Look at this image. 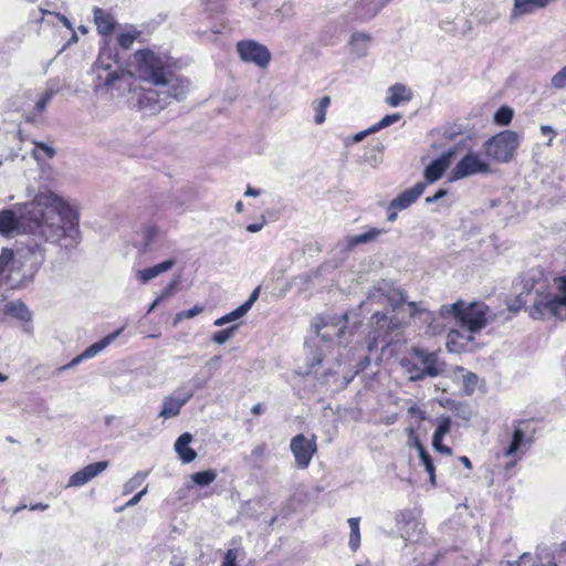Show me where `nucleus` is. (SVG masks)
I'll use <instances>...</instances> for the list:
<instances>
[{
  "instance_id": "1",
  "label": "nucleus",
  "mask_w": 566,
  "mask_h": 566,
  "mask_svg": "<svg viewBox=\"0 0 566 566\" xmlns=\"http://www.w3.org/2000/svg\"><path fill=\"white\" fill-rule=\"evenodd\" d=\"M20 230L65 249L76 247L81 239L77 210L50 190L36 193L19 217L12 210L0 211V234Z\"/></svg>"
},
{
  "instance_id": "2",
  "label": "nucleus",
  "mask_w": 566,
  "mask_h": 566,
  "mask_svg": "<svg viewBox=\"0 0 566 566\" xmlns=\"http://www.w3.org/2000/svg\"><path fill=\"white\" fill-rule=\"evenodd\" d=\"M512 429L510 442L503 447L501 452L495 454L497 460L501 458L507 459L505 463L495 467L504 480H510L515 475L518 462L535 441L536 434L533 419L514 420Z\"/></svg>"
},
{
  "instance_id": "3",
  "label": "nucleus",
  "mask_w": 566,
  "mask_h": 566,
  "mask_svg": "<svg viewBox=\"0 0 566 566\" xmlns=\"http://www.w3.org/2000/svg\"><path fill=\"white\" fill-rule=\"evenodd\" d=\"M190 87L191 83L188 78L169 72L163 78V83L155 87L140 88L137 93L138 105L142 109L150 113L158 112L169 105L172 99L186 98Z\"/></svg>"
},
{
  "instance_id": "4",
  "label": "nucleus",
  "mask_w": 566,
  "mask_h": 566,
  "mask_svg": "<svg viewBox=\"0 0 566 566\" xmlns=\"http://www.w3.org/2000/svg\"><path fill=\"white\" fill-rule=\"evenodd\" d=\"M489 314V305L480 301L467 303L460 300L453 304L442 305L440 308L442 317H453L470 333H479L488 324Z\"/></svg>"
},
{
  "instance_id": "5",
  "label": "nucleus",
  "mask_w": 566,
  "mask_h": 566,
  "mask_svg": "<svg viewBox=\"0 0 566 566\" xmlns=\"http://www.w3.org/2000/svg\"><path fill=\"white\" fill-rule=\"evenodd\" d=\"M136 75L155 87L170 72V57L153 50H138L134 54Z\"/></svg>"
},
{
  "instance_id": "6",
  "label": "nucleus",
  "mask_w": 566,
  "mask_h": 566,
  "mask_svg": "<svg viewBox=\"0 0 566 566\" xmlns=\"http://www.w3.org/2000/svg\"><path fill=\"white\" fill-rule=\"evenodd\" d=\"M521 136L513 130H503L488 139L483 148L490 159L497 163H507L520 146Z\"/></svg>"
},
{
  "instance_id": "7",
  "label": "nucleus",
  "mask_w": 566,
  "mask_h": 566,
  "mask_svg": "<svg viewBox=\"0 0 566 566\" xmlns=\"http://www.w3.org/2000/svg\"><path fill=\"white\" fill-rule=\"evenodd\" d=\"M493 174L490 157L483 150H470L455 165L452 177Z\"/></svg>"
},
{
  "instance_id": "8",
  "label": "nucleus",
  "mask_w": 566,
  "mask_h": 566,
  "mask_svg": "<svg viewBox=\"0 0 566 566\" xmlns=\"http://www.w3.org/2000/svg\"><path fill=\"white\" fill-rule=\"evenodd\" d=\"M565 307L556 294L537 291L536 298L533 305L527 307V312L533 319H545L546 317L564 319Z\"/></svg>"
},
{
  "instance_id": "9",
  "label": "nucleus",
  "mask_w": 566,
  "mask_h": 566,
  "mask_svg": "<svg viewBox=\"0 0 566 566\" xmlns=\"http://www.w3.org/2000/svg\"><path fill=\"white\" fill-rule=\"evenodd\" d=\"M94 72L98 83L104 86H111L119 78L120 71L117 65V54L113 49L108 46L101 49L94 64Z\"/></svg>"
},
{
  "instance_id": "10",
  "label": "nucleus",
  "mask_w": 566,
  "mask_h": 566,
  "mask_svg": "<svg viewBox=\"0 0 566 566\" xmlns=\"http://www.w3.org/2000/svg\"><path fill=\"white\" fill-rule=\"evenodd\" d=\"M371 323L374 325L371 332V340L369 343V350L381 344L384 347L391 344L392 332L401 328V323L388 317L386 314L376 312L371 316Z\"/></svg>"
},
{
  "instance_id": "11",
  "label": "nucleus",
  "mask_w": 566,
  "mask_h": 566,
  "mask_svg": "<svg viewBox=\"0 0 566 566\" xmlns=\"http://www.w3.org/2000/svg\"><path fill=\"white\" fill-rule=\"evenodd\" d=\"M290 449L294 455L296 467L305 470L317 452L316 436L313 434L307 438L305 434L298 433L291 439Z\"/></svg>"
},
{
  "instance_id": "12",
  "label": "nucleus",
  "mask_w": 566,
  "mask_h": 566,
  "mask_svg": "<svg viewBox=\"0 0 566 566\" xmlns=\"http://www.w3.org/2000/svg\"><path fill=\"white\" fill-rule=\"evenodd\" d=\"M437 180L438 179H426V181H419L413 187L399 193L398 197L391 200L387 207L388 221H395L397 218V210H402L411 206L422 195L427 185Z\"/></svg>"
},
{
  "instance_id": "13",
  "label": "nucleus",
  "mask_w": 566,
  "mask_h": 566,
  "mask_svg": "<svg viewBox=\"0 0 566 566\" xmlns=\"http://www.w3.org/2000/svg\"><path fill=\"white\" fill-rule=\"evenodd\" d=\"M237 50L240 55V57L244 62L254 63L255 65L260 67H264L270 63L271 60V53L266 49V46L252 41V40H245L240 41L237 44Z\"/></svg>"
},
{
  "instance_id": "14",
  "label": "nucleus",
  "mask_w": 566,
  "mask_h": 566,
  "mask_svg": "<svg viewBox=\"0 0 566 566\" xmlns=\"http://www.w3.org/2000/svg\"><path fill=\"white\" fill-rule=\"evenodd\" d=\"M108 467L107 461H98L85 465L70 476L69 486H82L102 473Z\"/></svg>"
},
{
  "instance_id": "15",
  "label": "nucleus",
  "mask_w": 566,
  "mask_h": 566,
  "mask_svg": "<svg viewBox=\"0 0 566 566\" xmlns=\"http://www.w3.org/2000/svg\"><path fill=\"white\" fill-rule=\"evenodd\" d=\"M455 155V148L451 147L444 150L438 158L433 159L426 166L424 176L427 178L442 177L444 171L450 167L453 157Z\"/></svg>"
},
{
  "instance_id": "16",
  "label": "nucleus",
  "mask_w": 566,
  "mask_h": 566,
  "mask_svg": "<svg viewBox=\"0 0 566 566\" xmlns=\"http://www.w3.org/2000/svg\"><path fill=\"white\" fill-rule=\"evenodd\" d=\"M452 420L449 416L439 419V423L434 430L432 437L433 448L446 455L452 454V449L449 446L443 444V438L451 431Z\"/></svg>"
},
{
  "instance_id": "17",
  "label": "nucleus",
  "mask_w": 566,
  "mask_h": 566,
  "mask_svg": "<svg viewBox=\"0 0 566 566\" xmlns=\"http://www.w3.org/2000/svg\"><path fill=\"white\" fill-rule=\"evenodd\" d=\"M408 434H409L410 438L413 439V446L417 448V450L419 452L420 461H421L422 465L424 467V470L429 474V480H430L431 485L436 486L437 485V482H436V467L433 464L432 458L430 457V454L428 453L426 448L420 442L418 436L416 434V429L415 428H409L408 429Z\"/></svg>"
},
{
  "instance_id": "18",
  "label": "nucleus",
  "mask_w": 566,
  "mask_h": 566,
  "mask_svg": "<svg viewBox=\"0 0 566 566\" xmlns=\"http://www.w3.org/2000/svg\"><path fill=\"white\" fill-rule=\"evenodd\" d=\"M259 293H260V287H256L252 293L251 295L249 296V298L243 303L241 304L239 307H237L235 310H233L232 312L217 318L214 321V325L216 326H222L224 324H228L232 321H235L242 316H244L249 310L252 307V305L254 304V302L258 300L259 297Z\"/></svg>"
},
{
  "instance_id": "19",
  "label": "nucleus",
  "mask_w": 566,
  "mask_h": 566,
  "mask_svg": "<svg viewBox=\"0 0 566 566\" xmlns=\"http://www.w3.org/2000/svg\"><path fill=\"white\" fill-rule=\"evenodd\" d=\"M120 332H122V329H118L114 333L106 335L101 340L92 344L81 355L73 358L69 366H75L83 359L94 357L101 350H103L106 346H108L120 334Z\"/></svg>"
},
{
  "instance_id": "20",
  "label": "nucleus",
  "mask_w": 566,
  "mask_h": 566,
  "mask_svg": "<svg viewBox=\"0 0 566 566\" xmlns=\"http://www.w3.org/2000/svg\"><path fill=\"white\" fill-rule=\"evenodd\" d=\"M411 98L412 92L405 84L396 83L387 90L386 103L391 107H397Z\"/></svg>"
},
{
  "instance_id": "21",
  "label": "nucleus",
  "mask_w": 566,
  "mask_h": 566,
  "mask_svg": "<svg viewBox=\"0 0 566 566\" xmlns=\"http://www.w3.org/2000/svg\"><path fill=\"white\" fill-rule=\"evenodd\" d=\"M551 0H514L512 17L518 18L532 14L537 9H544L549 4Z\"/></svg>"
},
{
  "instance_id": "22",
  "label": "nucleus",
  "mask_w": 566,
  "mask_h": 566,
  "mask_svg": "<svg viewBox=\"0 0 566 566\" xmlns=\"http://www.w3.org/2000/svg\"><path fill=\"white\" fill-rule=\"evenodd\" d=\"M192 436L185 432L175 442V450L184 463H190L197 458V452L189 447Z\"/></svg>"
},
{
  "instance_id": "23",
  "label": "nucleus",
  "mask_w": 566,
  "mask_h": 566,
  "mask_svg": "<svg viewBox=\"0 0 566 566\" xmlns=\"http://www.w3.org/2000/svg\"><path fill=\"white\" fill-rule=\"evenodd\" d=\"M471 342L472 337L465 336L457 329H451L447 336V347L448 350L452 353L460 354L467 352Z\"/></svg>"
},
{
  "instance_id": "24",
  "label": "nucleus",
  "mask_w": 566,
  "mask_h": 566,
  "mask_svg": "<svg viewBox=\"0 0 566 566\" xmlns=\"http://www.w3.org/2000/svg\"><path fill=\"white\" fill-rule=\"evenodd\" d=\"M370 41L371 36L367 33H354L348 42L352 54L358 59L365 57L368 54Z\"/></svg>"
},
{
  "instance_id": "25",
  "label": "nucleus",
  "mask_w": 566,
  "mask_h": 566,
  "mask_svg": "<svg viewBox=\"0 0 566 566\" xmlns=\"http://www.w3.org/2000/svg\"><path fill=\"white\" fill-rule=\"evenodd\" d=\"M94 21L97 31L103 35L111 34L115 28L114 17L99 8L94 9Z\"/></svg>"
},
{
  "instance_id": "26",
  "label": "nucleus",
  "mask_w": 566,
  "mask_h": 566,
  "mask_svg": "<svg viewBox=\"0 0 566 566\" xmlns=\"http://www.w3.org/2000/svg\"><path fill=\"white\" fill-rule=\"evenodd\" d=\"M174 265H175V261L174 260H166V261H164L161 263H158V264H156L154 266H150V268H147V269L138 271L137 279L142 283H147L148 281H150L151 279L158 276L159 274H161L164 272H167Z\"/></svg>"
},
{
  "instance_id": "27",
  "label": "nucleus",
  "mask_w": 566,
  "mask_h": 566,
  "mask_svg": "<svg viewBox=\"0 0 566 566\" xmlns=\"http://www.w3.org/2000/svg\"><path fill=\"white\" fill-rule=\"evenodd\" d=\"M384 229L370 228L367 232L348 237L346 240V247L348 250H353L355 247L359 244L369 243L375 241L380 234L385 233Z\"/></svg>"
},
{
  "instance_id": "28",
  "label": "nucleus",
  "mask_w": 566,
  "mask_h": 566,
  "mask_svg": "<svg viewBox=\"0 0 566 566\" xmlns=\"http://www.w3.org/2000/svg\"><path fill=\"white\" fill-rule=\"evenodd\" d=\"M4 313L22 322H30L32 314L21 301L9 302L4 305Z\"/></svg>"
},
{
  "instance_id": "29",
  "label": "nucleus",
  "mask_w": 566,
  "mask_h": 566,
  "mask_svg": "<svg viewBox=\"0 0 566 566\" xmlns=\"http://www.w3.org/2000/svg\"><path fill=\"white\" fill-rule=\"evenodd\" d=\"M186 402L187 399H177L172 396L166 397L159 416L165 419L174 418L179 415Z\"/></svg>"
},
{
  "instance_id": "30",
  "label": "nucleus",
  "mask_w": 566,
  "mask_h": 566,
  "mask_svg": "<svg viewBox=\"0 0 566 566\" xmlns=\"http://www.w3.org/2000/svg\"><path fill=\"white\" fill-rule=\"evenodd\" d=\"M60 87L56 83H49L43 92H41L35 101V111L36 113H42L52 101V98L57 94Z\"/></svg>"
},
{
  "instance_id": "31",
  "label": "nucleus",
  "mask_w": 566,
  "mask_h": 566,
  "mask_svg": "<svg viewBox=\"0 0 566 566\" xmlns=\"http://www.w3.org/2000/svg\"><path fill=\"white\" fill-rule=\"evenodd\" d=\"M331 105V97L329 96H323L318 99H315L312 103V107L314 109V122L317 125H322L325 122L326 118V112L327 108Z\"/></svg>"
},
{
  "instance_id": "32",
  "label": "nucleus",
  "mask_w": 566,
  "mask_h": 566,
  "mask_svg": "<svg viewBox=\"0 0 566 566\" xmlns=\"http://www.w3.org/2000/svg\"><path fill=\"white\" fill-rule=\"evenodd\" d=\"M142 32L138 31L136 28L129 27L127 30L118 33L117 40L118 44L123 49H129L133 43L140 36Z\"/></svg>"
},
{
  "instance_id": "33",
  "label": "nucleus",
  "mask_w": 566,
  "mask_h": 566,
  "mask_svg": "<svg viewBox=\"0 0 566 566\" xmlns=\"http://www.w3.org/2000/svg\"><path fill=\"white\" fill-rule=\"evenodd\" d=\"M217 479V472L213 469L195 472L191 475V480L199 486H206L211 484Z\"/></svg>"
},
{
  "instance_id": "34",
  "label": "nucleus",
  "mask_w": 566,
  "mask_h": 566,
  "mask_svg": "<svg viewBox=\"0 0 566 566\" xmlns=\"http://www.w3.org/2000/svg\"><path fill=\"white\" fill-rule=\"evenodd\" d=\"M33 156L36 160L52 158L55 155L54 148L50 144L34 143Z\"/></svg>"
},
{
  "instance_id": "35",
  "label": "nucleus",
  "mask_w": 566,
  "mask_h": 566,
  "mask_svg": "<svg viewBox=\"0 0 566 566\" xmlns=\"http://www.w3.org/2000/svg\"><path fill=\"white\" fill-rule=\"evenodd\" d=\"M513 115V108L509 106H501L494 114V123L501 126H506L512 122Z\"/></svg>"
},
{
  "instance_id": "36",
  "label": "nucleus",
  "mask_w": 566,
  "mask_h": 566,
  "mask_svg": "<svg viewBox=\"0 0 566 566\" xmlns=\"http://www.w3.org/2000/svg\"><path fill=\"white\" fill-rule=\"evenodd\" d=\"M400 118H401V115L399 113L386 115L377 124L371 126L368 129V132L369 133H376V132H378V130H380L382 128H386V127L397 123L398 120H400Z\"/></svg>"
},
{
  "instance_id": "37",
  "label": "nucleus",
  "mask_w": 566,
  "mask_h": 566,
  "mask_svg": "<svg viewBox=\"0 0 566 566\" xmlns=\"http://www.w3.org/2000/svg\"><path fill=\"white\" fill-rule=\"evenodd\" d=\"M530 294V291L522 292L516 295L513 300L507 301V310L512 313H517L526 305V297Z\"/></svg>"
},
{
  "instance_id": "38",
  "label": "nucleus",
  "mask_w": 566,
  "mask_h": 566,
  "mask_svg": "<svg viewBox=\"0 0 566 566\" xmlns=\"http://www.w3.org/2000/svg\"><path fill=\"white\" fill-rule=\"evenodd\" d=\"M179 284V281L177 279L172 280L167 284L160 292V295L153 302L150 310H153L156 305H158L161 301L170 297L175 291L177 290V286Z\"/></svg>"
},
{
  "instance_id": "39",
  "label": "nucleus",
  "mask_w": 566,
  "mask_h": 566,
  "mask_svg": "<svg viewBox=\"0 0 566 566\" xmlns=\"http://www.w3.org/2000/svg\"><path fill=\"white\" fill-rule=\"evenodd\" d=\"M203 310L205 308L202 305L196 304L193 307H191L189 310L180 311L179 313L176 314L175 324L178 322H181L184 319L192 318V317L201 314L203 312Z\"/></svg>"
},
{
  "instance_id": "40",
  "label": "nucleus",
  "mask_w": 566,
  "mask_h": 566,
  "mask_svg": "<svg viewBox=\"0 0 566 566\" xmlns=\"http://www.w3.org/2000/svg\"><path fill=\"white\" fill-rule=\"evenodd\" d=\"M554 285L557 290L556 296L566 306V274L554 277Z\"/></svg>"
},
{
  "instance_id": "41",
  "label": "nucleus",
  "mask_w": 566,
  "mask_h": 566,
  "mask_svg": "<svg viewBox=\"0 0 566 566\" xmlns=\"http://www.w3.org/2000/svg\"><path fill=\"white\" fill-rule=\"evenodd\" d=\"M13 251L11 249L4 248L0 253V275L7 271L8 266L13 262Z\"/></svg>"
},
{
  "instance_id": "42",
  "label": "nucleus",
  "mask_w": 566,
  "mask_h": 566,
  "mask_svg": "<svg viewBox=\"0 0 566 566\" xmlns=\"http://www.w3.org/2000/svg\"><path fill=\"white\" fill-rule=\"evenodd\" d=\"M551 86L556 90H562L566 86V65L553 75Z\"/></svg>"
},
{
  "instance_id": "43",
  "label": "nucleus",
  "mask_w": 566,
  "mask_h": 566,
  "mask_svg": "<svg viewBox=\"0 0 566 566\" xmlns=\"http://www.w3.org/2000/svg\"><path fill=\"white\" fill-rule=\"evenodd\" d=\"M237 326H232L226 329H221L218 332H214L212 335V340L217 344H224L233 334Z\"/></svg>"
},
{
  "instance_id": "44",
  "label": "nucleus",
  "mask_w": 566,
  "mask_h": 566,
  "mask_svg": "<svg viewBox=\"0 0 566 566\" xmlns=\"http://www.w3.org/2000/svg\"><path fill=\"white\" fill-rule=\"evenodd\" d=\"M266 450H268V446H266V443H265V442H262V443H260V444L255 446V447L252 449V451H251V455H250V457H251V459H252L253 461H261V460L264 458V455H265V453H266Z\"/></svg>"
},
{
  "instance_id": "45",
  "label": "nucleus",
  "mask_w": 566,
  "mask_h": 566,
  "mask_svg": "<svg viewBox=\"0 0 566 566\" xmlns=\"http://www.w3.org/2000/svg\"><path fill=\"white\" fill-rule=\"evenodd\" d=\"M41 13H42L41 21H44L45 17H52L54 19L60 20L67 29L72 30V24L66 17H64L62 14H55L49 10H43V9H41Z\"/></svg>"
},
{
  "instance_id": "46",
  "label": "nucleus",
  "mask_w": 566,
  "mask_h": 566,
  "mask_svg": "<svg viewBox=\"0 0 566 566\" xmlns=\"http://www.w3.org/2000/svg\"><path fill=\"white\" fill-rule=\"evenodd\" d=\"M408 413L410 417L416 418L418 421H422L426 419V411L418 407L416 403H412L408 408Z\"/></svg>"
},
{
  "instance_id": "47",
  "label": "nucleus",
  "mask_w": 566,
  "mask_h": 566,
  "mask_svg": "<svg viewBox=\"0 0 566 566\" xmlns=\"http://www.w3.org/2000/svg\"><path fill=\"white\" fill-rule=\"evenodd\" d=\"M207 10L219 12L222 11L226 6V0H205Z\"/></svg>"
},
{
  "instance_id": "48",
  "label": "nucleus",
  "mask_w": 566,
  "mask_h": 566,
  "mask_svg": "<svg viewBox=\"0 0 566 566\" xmlns=\"http://www.w3.org/2000/svg\"><path fill=\"white\" fill-rule=\"evenodd\" d=\"M292 4L291 3H283L276 11L275 15L279 17V19L282 21L292 14Z\"/></svg>"
},
{
  "instance_id": "49",
  "label": "nucleus",
  "mask_w": 566,
  "mask_h": 566,
  "mask_svg": "<svg viewBox=\"0 0 566 566\" xmlns=\"http://www.w3.org/2000/svg\"><path fill=\"white\" fill-rule=\"evenodd\" d=\"M348 545L353 552H356L360 545V532L349 533Z\"/></svg>"
},
{
  "instance_id": "50",
  "label": "nucleus",
  "mask_w": 566,
  "mask_h": 566,
  "mask_svg": "<svg viewBox=\"0 0 566 566\" xmlns=\"http://www.w3.org/2000/svg\"><path fill=\"white\" fill-rule=\"evenodd\" d=\"M237 553L234 549H229L223 558L221 566H235Z\"/></svg>"
},
{
  "instance_id": "51",
  "label": "nucleus",
  "mask_w": 566,
  "mask_h": 566,
  "mask_svg": "<svg viewBox=\"0 0 566 566\" xmlns=\"http://www.w3.org/2000/svg\"><path fill=\"white\" fill-rule=\"evenodd\" d=\"M446 195H447L446 189H439L433 196L427 197L426 202L427 203L434 202V201L439 200L440 198L444 197Z\"/></svg>"
},
{
  "instance_id": "52",
  "label": "nucleus",
  "mask_w": 566,
  "mask_h": 566,
  "mask_svg": "<svg viewBox=\"0 0 566 566\" xmlns=\"http://www.w3.org/2000/svg\"><path fill=\"white\" fill-rule=\"evenodd\" d=\"M359 517H350L348 518V525L350 528V533L360 532L359 530Z\"/></svg>"
},
{
  "instance_id": "53",
  "label": "nucleus",
  "mask_w": 566,
  "mask_h": 566,
  "mask_svg": "<svg viewBox=\"0 0 566 566\" xmlns=\"http://www.w3.org/2000/svg\"><path fill=\"white\" fill-rule=\"evenodd\" d=\"M327 325H328V323L326 322V319L324 317H317L316 322L314 324L316 333L319 334L321 329H323Z\"/></svg>"
},
{
  "instance_id": "54",
  "label": "nucleus",
  "mask_w": 566,
  "mask_h": 566,
  "mask_svg": "<svg viewBox=\"0 0 566 566\" xmlns=\"http://www.w3.org/2000/svg\"><path fill=\"white\" fill-rule=\"evenodd\" d=\"M541 132L543 135H549V142H548V145L551 144L553 137L555 136V132L553 130V128L551 126H547V125H543L541 127Z\"/></svg>"
},
{
  "instance_id": "55",
  "label": "nucleus",
  "mask_w": 566,
  "mask_h": 566,
  "mask_svg": "<svg viewBox=\"0 0 566 566\" xmlns=\"http://www.w3.org/2000/svg\"><path fill=\"white\" fill-rule=\"evenodd\" d=\"M265 410V406L261 402L259 403H255L252 408H251V412L254 415V416H260L261 413H263Z\"/></svg>"
},
{
  "instance_id": "56",
  "label": "nucleus",
  "mask_w": 566,
  "mask_h": 566,
  "mask_svg": "<svg viewBox=\"0 0 566 566\" xmlns=\"http://www.w3.org/2000/svg\"><path fill=\"white\" fill-rule=\"evenodd\" d=\"M263 224H264L263 222H259V223H250V224H248V226H247V230H248L249 232L254 233V232L260 231V230L263 228Z\"/></svg>"
},
{
  "instance_id": "57",
  "label": "nucleus",
  "mask_w": 566,
  "mask_h": 566,
  "mask_svg": "<svg viewBox=\"0 0 566 566\" xmlns=\"http://www.w3.org/2000/svg\"><path fill=\"white\" fill-rule=\"evenodd\" d=\"M145 492H146V490H143V491L138 492L137 494H135V495H134V496L128 501L127 505H135V504H137V503L140 501L142 496L145 494Z\"/></svg>"
},
{
  "instance_id": "58",
  "label": "nucleus",
  "mask_w": 566,
  "mask_h": 566,
  "mask_svg": "<svg viewBox=\"0 0 566 566\" xmlns=\"http://www.w3.org/2000/svg\"><path fill=\"white\" fill-rule=\"evenodd\" d=\"M459 461L469 470L473 468L471 460L467 455L460 457Z\"/></svg>"
},
{
  "instance_id": "59",
  "label": "nucleus",
  "mask_w": 566,
  "mask_h": 566,
  "mask_svg": "<svg viewBox=\"0 0 566 566\" xmlns=\"http://www.w3.org/2000/svg\"><path fill=\"white\" fill-rule=\"evenodd\" d=\"M478 380V377L475 374L473 373H469L467 376H465V384L469 385V382H472L473 385H475Z\"/></svg>"
},
{
  "instance_id": "60",
  "label": "nucleus",
  "mask_w": 566,
  "mask_h": 566,
  "mask_svg": "<svg viewBox=\"0 0 566 566\" xmlns=\"http://www.w3.org/2000/svg\"><path fill=\"white\" fill-rule=\"evenodd\" d=\"M49 507L48 504H42V503H38V504H34L30 507L31 511H35V510H41V511H44Z\"/></svg>"
},
{
  "instance_id": "61",
  "label": "nucleus",
  "mask_w": 566,
  "mask_h": 566,
  "mask_svg": "<svg viewBox=\"0 0 566 566\" xmlns=\"http://www.w3.org/2000/svg\"><path fill=\"white\" fill-rule=\"evenodd\" d=\"M245 195H247V196H256V195H259V190H256V189H253V188L249 187V188L247 189Z\"/></svg>"
},
{
  "instance_id": "62",
  "label": "nucleus",
  "mask_w": 566,
  "mask_h": 566,
  "mask_svg": "<svg viewBox=\"0 0 566 566\" xmlns=\"http://www.w3.org/2000/svg\"><path fill=\"white\" fill-rule=\"evenodd\" d=\"M528 557L526 555L521 556L517 566H523L527 562Z\"/></svg>"
},
{
  "instance_id": "63",
  "label": "nucleus",
  "mask_w": 566,
  "mask_h": 566,
  "mask_svg": "<svg viewBox=\"0 0 566 566\" xmlns=\"http://www.w3.org/2000/svg\"><path fill=\"white\" fill-rule=\"evenodd\" d=\"M235 211L237 212H242L243 211V203H242V201H238L235 203Z\"/></svg>"
},
{
  "instance_id": "64",
  "label": "nucleus",
  "mask_w": 566,
  "mask_h": 566,
  "mask_svg": "<svg viewBox=\"0 0 566 566\" xmlns=\"http://www.w3.org/2000/svg\"><path fill=\"white\" fill-rule=\"evenodd\" d=\"M367 134H370L368 130L367 132H363V133H359L356 135L355 139L356 140H360L363 139L364 136H366Z\"/></svg>"
}]
</instances>
